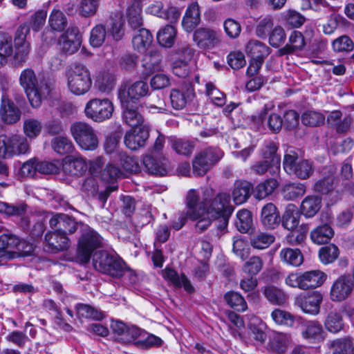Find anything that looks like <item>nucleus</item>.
<instances>
[{"instance_id":"obj_1","label":"nucleus","mask_w":354,"mask_h":354,"mask_svg":"<svg viewBox=\"0 0 354 354\" xmlns=\"http://www.w3.org/2000/svg\"><path fill=\"white\" fill-rule=\"evenodd\" d=\"M230 202L229 194L222 192L215 195L211 188L203 189L201 196L196 189H190L186 197L189 216L198 218L207 215L214 219H220L218 227L221 230L226 228L229 218L234 211Z\"/></svg>"},{"instance_id":"obj_2","label":"nucleus","mask_w":354,"mask_h":354,"mask_svg":"<svg viewBox=\"0 0 354 354\" xmlns=\"http://www.w3.org/2000/svg\"><path fill=\"white\" fill-rule=\"evenodd\" d=\"M19 84L33 108H38L46 99L54 86V80L44 75H36L30 68L23 70L19 75Z\"/></svg>"},{"instance_id":"obj_3","label":"nucleus","mask_w":354,"mask_h":354,"mask_svg":"<svg viewBox=\"0 0 354 354\" xmlns=\"http://www.w3.org/2000/svg\"><path fill=\"white\" fill-rule=\"evenodd\" d=\"M29 32V26L25 24L17 28L14 37L15 51L12 37L8 35H0V67L6 64L8 57L12 55L17 64L26 61L30 50V44L26 41Z\"/></svg>"},{"instance_id":"obj_4","label":"nucleus","mask_w":354,"mask_h":354,"mask_svg":"<svg viewBox=\"0 0 354 354\" xmlns=\"http://www.w3.org/2000/svg\"><path fill=\"white\" fill-rule=\"evenodd\" d=\"M93 265L96 270L115 278L122 277L125 272V263L123 260L105 251L94 253Z\"/></svg>"},{"instance_id":"obj_5","label":"nucleus","mask_w":354,"mask_h":354,"mask_svg":"<svg viewBox=\"0 0 354 354\" xmlns=\"http://www.w3.org/2000/svg\"><path fill=\"white\" fill-rule=\"evenodd\" d=\"M67 86L71 93L82 95L89 91L92 79L88 68L82 64H75L67 73Z\"/></svg>"},{"instance_id":"obj_6","label":"nucleus","mask_w":354,"mask_h":354,"mask_svg":"<svg viewBox=\"0 0 354 354\" xmlns=\"http://www.w3.org/2000/svg\"><path fill=\"white\" fill-rule=\"evenodd\" d=\"M71 133L82 149L93 151L97 147V134L89 124L84 122H75L71 126Z\"/></svg>"},{"instance_id":"obj_7","label":"nucleus","mask_w":354,"mask_h":354,"mask_svg":"<svg viewBox=\"0 0 354 354\" xmlns=\"http://www.w3.org/2000/svg\"><path fill=\"white\" fill-rule=\"evenodd\" d=\"M114 111L113 102L108 98H93L84 107L86 117L95 122H102L112 117Z\"/></svg>"},{"instance_id":"obj_8","label":"nucleus","mask_w":354,"mask_h":354,"mask_svg":"<svg viewBox=\"0 0 354 354\" xmlns=\"http://www.w3.org/2000/svg\"><path fill=\"white\" fill-rule=\"evenodd\" d=\"M283 166L289 174H294L301 179H306L313 172V162L309 160L298 161V154L294 150L287 151L284 155Z\"/></svg>"},{"instance_id":"obj_9","label":"nucleus","mask_w":354,"mask_h":354,"mask_svg":"<svg viewBox=\"0 0 354 354\" xmlns=\"http://www.w3.org/2000/svg\"><path fill=\"white\" fill-rule=\"evenodd\" d=\"M30 149L27 138L21 135H0V157L6 158L26 153Z\"/></svg>"},{"instance_id":"obj_10","label":"nucleus","mask_w":354,"mask_h":354,"mask_svg":"<svg viewBox=\"0 0 354 354\" xmlns=\"http://www.w3.org/2000/svg\"><path fill=\"white\" fill-rule=\"evenodd\" d=\"M82 230V234L78 241V250L81 260L84 263H87L92 252L102 247V238L96 231L87 225H84Z\"/></svg>"},{"instance_id":"obj_11","label":"nucleus","mask_w":354,"mask_h":354,"mask_svg":"<svg viewBox=\"0 0 354 354\" xmlns=\"http://www.w3.org/2000/svg\"><path fill=\"white\" fill-rule=\"evenodd\" d=\"M222 156V151L217 147H209L201 151L193 160L194 174L199 176L205 175Z\"/></svg>"},{"instance_id":"obj_12","label":"nucleus","mask_w":354,"mask_h":354,"mask_svg":"<svg viewBox=\"0 0 354 354\" xmlns=\"http://www.w3.org/2000/svg\"><path fill=\"white\" fill-rule=\"evenodd\" d=\"M193 39L199 48L210 50L221 43V34L214 28L203 27L195 30Z\"/></svg>"},{"instance_id":"obj_13","label":"nucleus","mask_w":354,"mask_h":354,"mask_svg":"<svg viewBox=\"0 0 354 354\" xmlns=\"http://www.w3.org/2000/svg\"><path fill=\"white\" fill-rule=\"evenodd\" d=\"M149 92V86L146 82L140 80L132 84L122 85L118 91V97L122 105L129 104L131 100H139Z\"/></svg>"},{"instance_id":"obj_14","label":"nucleus","mask_w":354,"mask_h":354,"mask_svg":"<svg viewBox=\"0 0 354 354\" xmlns=\"http://www.w3.org/2000/svg\"><path fill=\"white\" fill-rule=\"evenodd\" d=\"M323 295L318 291L310 294L301 295L296 298L295 304L305 313L316 315L320 311Z\"/></svg>"},{"instance_id":"obj_15","label":"nucleus","mask_w":354,"mask_h":354,"mask_svg":"<svg viewBox=\"0 0 354 354\" xmlns=\"http://www.w3.org/2000/svg\"><path fill=\"white\" fill-rule=\"evenodd\" d=\"M354 283L348 276L342 275L337 278L332 284L330 298L333 301H342L351 294Z\"/></svg>"},{"instance_id":"obj_16","label":"nucleus","mask_w":354,"mask_h":354,"mask_svg":"<svg viewBox=\"0 0 354 354\" xmlns=\"http://www.w3.org/2000/svg\"><path fill=\"white\" fill-rule=\"evenodd\" d=\"M21 111L17 104L6 94H3L0 104V118L8 124L17 123L20 120Z\"/></svg>"},{"instance_id":"obj_17","label":"nucleus","mask_w":354,"mask_h":354,"mask_svg":"<svg viewBox=\"0 0 354 354\" xmlns=\"http://www.w3.org/2000/svg\"><path fill=\"white\" fill-rule=\"evenodd\" d=\"M49 225L52 230H57L65 235L75 232L80 225L83 227L84 226L82 223L77 222L75 218L64 214L53 216L49 221Z\"/></svg>"},{"instance_id":"obj_18","label":"nucleus","mask_w":354,"mask_h":354,"mask_svg":"<svg viewBox=\"0 0 354 354\" xmlns=\"http://www.w3.org/2000/svg\"><path fill=\"white\" fill-rule=\"evenodd\" d=\"M48 24L51 30H47L42 35L43 40L49 43L55 40V36L52 35L53 31L62 32L68 26V20L65 14L59 9H53L49 16Z\"/></svg>"},{"instance_id":"obj_19","label":"nucleus","mask_w":354,"mask_h":354,"mask_svg":"<svg viewBox=\"0 0 354 354\" xmlns=\"http://www.w3.org/2000/svg\"><path fill=\"white\" fill-rule=\"evenodd\" d=\"M149 136V128L146 126L132 128L124 136V144L131 150H137L145 145Z\"/></svg>"},{"instance_id":"obj_20","label":"nucleus","mask_w":354,"mask_h":354,"mask_svg":"<svg viewBox=\"0 0 354 354\" xmlns=\"http://www.w3.org/2000/svg\"><path fill=\"white\" fill-rule=\"evenodd\" d=\"M58 44L62 51L68 54L75 53L80 46L77 29L68 28L59 37Z\"/></svg>"},{"instance_id":"obj_21","label":"nucleus","mask_w":354,"mask_h":354,"mask_svg":"<svg viewBox=\"0 0 354 354\" xmlns=\"http://www.w3.org/2000/svg\"><path fill=\"white\" fill-rule=\"evenodd\" d=\"M48 232L45 236L46 247L48 251L56 253L67 250L70 246V241L66 235L57 230Z\"/></svg>"},{"instance_id":"obj_22","label":"nucleus","mask_w":354,"mask_h":354,"mask_svg":"<svg viewBox=\"0 0 354 354\" xmlns=\"http://www.w3.org/2000/svg\"><path fill=\"white\" fill-rule=\"evenodd\" d=\"M88 169L86 160L81 156H68L62 162L63 171L71 176L82 175Z\"/></svg>"},{"instance_id":"obj_23","label":"nucleus","mask_w":354,"mask_h":354,"mask_svg":"<svg viewBox=\"0 0 354 354\" xmlns=\"http://www.w3.org/2000/svg\"><path fill=\"white\" fill-rule=\"evenodd\" d=\"M261 221L262 225L267 229L273 230L280 223V216L278 209L272 203L265 205L261 212Z\"/></svg>"},{"instance_id":"obj_24","label":"nucleus","mask_w":354,"mask_h":354,"mask_svg":"<svg viewBox=\"0 0 354 354\" xmlns=\"http://www.w3.org/2000/svg\"><path fill=\"white\" fill-rule=\"evenodd\" d=\"M164 277L169 281L175 287H183L184 290L191 294L195 291L194 286L192 285L190 281L182 273L180 275L174 269L166 268L163 272Z\"/></svg>"},{"instance_id":"obj_25","label":"nucleus","mask_w":354,"mask_h":354,"mask_svg":"<svg viewBox=\"0 0 354 354\" xmlns=\"http://www.w3.org/2000/svg\"><path fill=\"white\" fill-rule=\"evenodd\" d=\"M201 15L199 6L196 2H193L187 8L182 20V26L187 32H192L200 23Z\"/></svg>"},{"instance_id":"obj_26","label":"nucleus","mask_w":354,"mask_h":354,"mask_svg":"<svg viewBox=\"0 0 354 354\" xmlns=\"http://www.w3.org/2000/svg\"><path fill=\"white\" fill-rule=\"evenodd\" d=\"M27 205L23 203L17 204H9L7 203H0V212L9 216L19 218L26 226L29 225V221L26 217Z\"/></svg>"},{"instance_id":"obj_27","label":"nucleus","mask_w":354,"mask_h":354,"mask_svg":"<svg viewBox=\"0 0 354 354\" xmlns=\"http://www.w3.org/2000/svg\"><path fill=\"white\" fill-rule=\"evenodd\" d=\"M326 274L320 270H310L301 272V290L316 288L323 284Z\"/></svg>"},{"instance_id":"obj_28","label":"nucleus","mask_w":354,"mask_h":354,"mask_svg":"<svg viewBox=\"0 0 354 354\" xmlns=\"http://www.w3.org/2000/svg\"><path fill=\"white\" fill-rule=\"evenodd\" d=\"M253 189L252 185L245 180H237L234 184L232 190V198L236 205H241L246 202Z\"/></svg>"},{"instance_id":"obj_29","label":"nucleus","mask_w":354,"mask_h":354,"mask_svg":"<svg viewBox=\"0 0 354 354\" xmlns=\"http://www.w3.org/2000/svg\"><path fill=\"white\" fill-rule=\"evenodd\" d=\"M194 96V89L192 86L186 90L174 88L171 91L170 100L172 107L176 110H181L185 107L188 100Z\"/></svg>"},{"instance_id":"obj_30","label":"nucleus","mask_w":354,"mask_h":354,"mask_svg":"<svg viewBox=\"0 0 354 354\" xmlns=\"http://www.w3.org/2000/svg\"><path fill=\"white\" fill-rule=\"evenodd\" d=\"M324 325L330 333L337 334L344 328V322L341 312L333 310L326 316Z\"/></svg>"},{"instance_id":"obj_31","label":"nucleus","mask_w":354,"mask_h":354,"mask_svg":"<svg viewBox=\"0 0 354 354\" xmlns=\"http://www.w3.org/2000/svg\"><path fill=\"white\" fill-rule=\"evenodd\" d=\"M330 346L333 354H354V339L348 335L333 339Z\"/></svg>"},{"instance_id":"obj_32","label":"nucleus","mask_w":354,"mask_h":354,"mask_svg":"<svg viewBox=\"0 0 354 354\" xmlns=\"http://www.w3.org/2000/svg\"><path fill=\"white\" fill-rule=\"evenodd\" d=\"M153 41L151 33L145 28L139 29L132 38V44L135 50L145 53Z\"/></svg>"},{"instance_id":"obj_33","label":"nucleus","mask_w":354,"mask_h":354,"mask_svg":"<svg viewBox=\"0 0 354 354\" xmlns=\"http://www.w3.org/2000/svg\"><path fill=\"white\" fill-rule=\"evenodd\" d=\"M300 213L294 204H288L282 216V225L288 230H295L299 223Z\"/></svg>"},{"instance_id":"obj_34","label":"nucleus","mask_w":354,"mask_h":354,"mask_svg":"<svg viewBox=\"0 0 354 354\" xmlns=\"http://www.w3.org/2000/svg\"><path fill=\"white\" fill-rule=\"evenodd\" d=\"M322 207V198L317 196H308L301 202L300 212L306 218L313 217Z\"/></svg>"},{"instance_id":"obj_35","label":"nucleus","mask_w":354,"mask_h":354,"mask_svg":"<svg viewBox=\"0 0 354 354\" xmlns=\"http://www.w3.org/2000/svg\"><path fill=\"white\" fill-rule=\"evenodd\" d=\"M20 239L10 233H3L0 235V259L9 260L6 253L17 250Z\"/></svg>"},{"instance_id":"obj_36","label":"nucleus","mask_w":354,"mask_h":354,"mask_svg":"<svg viewBox=\"0 0 354 354\" xmlns=\"http://www.w3.org/2000/svg\"><path fill=\"white\" fill-rule=\"evenodd\" d=\"M305 46V39L303 35L294 30L289 37V44H287L279 50L281 55L293 53L295 50H301Z\"/></svg>"},{"instance_id":"obj_37","label":"nucleus","mask_w":354,"mask_h":354,"mask_svg":"<svg viewBox=\"0 0 354 354\" xmlns=\"http://www.w3.org/2000/svg\"><path fill=\"white\" fill-rule=\"evenodd\" d=\"M162 56L158 51H151L145 55L142 66L145 68V74L149 75L161 69Z\"/></svg>"},{"instance_id":"obj_38","label":"nucleus","mask_w":354,"mask_h":354,"mask_svg":"<svg viewBox=\"0 0 354 354\" xmlns=\"http://www.w3.org/2000/svg\"><path fill=\"white\" fill-rule=\"evenodd\" d=\"M278 185L279 183L274 178H268L253 189L254 196L258 200L264 199L272 194Z\"/></svg>"},{"instance_id":"obj_39","label":"nucleus","mask_w":354,"mask_h":354,"mask_svg":"<svg viewBox=\"0 0 354 354\" xmlns=\"http://www.w3.org/2000/svg\"><path fill=\"white\" fill-rule=\"evenodd\" d=\"M245 51L252 58L264 59L270 54V49L260 41L250 40L246 45Z\"/></svg>"},{"instance_id":"obj_40","label":"nucleus","mask_w":354,"mask_h":354,"mask_svg":"<svg viewBox=\"0 0 354 354\" xmlns=\"http://www.w3.org/2000/svg\"><path fill=\"white\" fill-rule=\"evenodd\" d=\"M334 232L328 224H324L317 227L310 232V239L316 244L327 243L333 236Z\"/></svg>"},{"instance_id":"obj_41","label":"nucleus","mask_w":354,"mask_h":354,"mask_svg":"<svg viewBox=\"0 0 354 354\" xmlns=\"http://www.w3.org/2000/svg\"><path fill=\"white\" fill-rule=\"evenodd\" d=\"M176 30L172 25H166L159 30L157 33L158 44L165 48L171 47L176 39Z\"/></svg>"},{"instance_id":"obj_42","label":"nucleus","mask_w":354,"mask_h":354,"mask_svg":"<svg viewBox=\"0 0 354 354\" xmlns=\"http://www.w3.org/2000/svg\"><path fill=\"white\" fill-rule=\"evenodd\" d=\"M75 309L77 315L80 317L94 320H102L105 317L103 311L88 304H77L75 306Z\"/></svg>"},{"instance_id":"obj_43","label":"nucleus","mask_w":354,"mask_h":354,"mask_svg":"<svg viewBox=\"0 0 354 354\" xmlns=\"http://www.w3.org/2000/svg\"><path fill=\"white\" fill-rule=\"evenodd\" d=\"M291 342L290 335L286 333H277L274 335L269 342L270 348L277 353H284Z\"/></svg>"},{"instance_id":"obj_44","label":"nucleus","mask_w":354,"mask_h":354,"mask_svg":"<svg viewBox=\"0 0 354 354\" xmlns=\"http://www.w3.org/2000/svg\"><path fill=\"white\" fill-rule=\"evenodd\" d=\"M142 7L138 1H133L127 8V17L132 28H138L142 25Z\"/></svg>"},{"instance_id":"obj_45","label":"nucleus","mask_w":354,"mask_h":354,"mask_svg":"<svg viewBox=\"0 0 354 354\" xmlns=\"http://www.w3.org/2000/svg\"><path fill=\"white\" fill-rule=\"evenodd\" d=\"M281 260L292 266H299L304 261L303 255L299 249L284 248L279 253Z\"/></svg>"},{"instance_id":"obj_46","label":"nucleus","mask_w":354,"mask_h":354,"mask_svg":"<svg viewBox=\"0 0 354 354\" xmlns=\"http://www.w3.org/2000/svg\"><path fill=\"white\" fill-rule=\"evenodd\" d=\"M123 26L124 21L122 15L115 14L114 16H111L109 21L107 23V27L115 41H120L122 39L124 35Z\"/></svg>"},{"instance_id":"obj_47","label":"nucleus","mask_w":354,"mask_h":354,"mask_svg":"<svg viewBox=\"0 0 354 354\" xmlns=\"http://www.w3.org/2000/svg\"><path fill=\"white\" fill-rule=\"evenodd\" d=\"M250 169L256 175L262 176L268 171L271 176H274L279 173L280 167L272 164L268 160H263L254 162Z\"/></svg>"},{"instance_id":"obj_48","label":"nucleus","mask_w":354,"mask_h":354,"mask_svg":"<svg viewBox=\"0 0 354 354\" xmlns=\"http://www.w3.org/2000/svg\"><path fill=\"white\" fill-rule=\"evenodd\" d=\"M263 295L272 304L283 306L286 302L287 297L284 292L275 286L265 287Z\"/></svg>"},{"instance_id":"obj_49","label":"nucleus","mask_w":354,"mask_h":354,"mask_svg":"<svg viewBox=\"0 0 354 354\" xmlns=\"http://www.w3.org/2000/svg\"><path fill=\"white\" fill-rule=\"evenodd\" d=\"M143 165L149 174L164 176L167 173L165 164L151 156L147 155L143 158Z\"/></svg>"},{"instance_id":"obj_50","label":"nucleus","mask_w":354,"mask_h":354,"mask_svg":"<svg viewBox=\"0 0 354 354\" xmlns=\"http://www.w3.org/2000/svg\"><path fill=\"white\" fill-rule=\"evenodd\" d=\"M50 144L54 151L61 155L69 153L73 150L72 141L66 136L55 137Z\"/></svg>"},{"instance_id":"obj_51","label":"nucleus","mask_w":354,"mask_h":354,"mask_svg":"<svg viewBox=\"0 0 354 354\" xmlns=\"http://www.w3.org/2000/svg\"><path fill=\"white\" fill-rule=\"evenodd\" d=\"M306 193V187L303 183H289L284 185L282 189L283 198L287 201H293Z\"/></svg>"},{"instance_id":"obj_52","label":"nucleus","mask_w":354,"mask_h":354,"mask_svg":"<svg viewBox=\"0 0 354 354\" xmlns=\"http://www.w3.org/2000/svg\"><path fill=\"white\" fill-rule=\"evenodd\" d=\"M236 227L241 233H247L252 227V213L245 209L239 210L236 214Z\"/></svg>"},{"instance_id":"obj_53","label":"nucleus","mask_w":354,"mask_h":354,"mask_svg":"<svg viewBox=\"0 0 354 354\" xmlns=\"http://www.w3.org/2000/svg\"><path fill=\"white\" fill-rule=\"evenodd\" d=\"M170 144L176 153L185 156L192 154L194 148L192 142L183 138H170Z\"/></svg>"},{"instance_id":"obj_54","label":"nucleus","mask_w":354,"mask_h":354,"mask_svg":"<svg viewBox=\"0 0 354 354\" xmlns=\"http://www.w3.org/2000/svg\"><path fill=\"white\" fill-rule=\"evenodd\" d=\"M282 19L285 25L290 28H298L305 22L306 18L299 12L288 10L282 14Z\"/></svg>"},{"instance_id":"obj_55","label":"nucleus","mask_w":354,"mask_h":354,"mask_svg":"<svg viewBox=\"0 0 354 354\" xmlns=\"http://www.w3.org/2000/svg\"><path fill=\"white\" fill-rule=\"evenodd\" d=\"M224 299L231 308L237 311L243 312L248 308L245 299L236 292H227L225 294Z\"/></svg>"},{"instance_id":"obj_56","label":"nucleus","mask_w":354,"mask_h":354,"mask_svg":"<svg viewBox=\"0 0 354 354\" xmlns=\"http://www.w3.org/2000/svg\"><path fill=\"white\" fill-rule=\"evenodd\" d=\"M322 325L317 321L307 322L302 330V336L306 339H317L322 337Z\"/></svg>"},{"instance_id":"obj_57","label":"nucleus","mask_w":354,"mask_h":354,"mask_svg":"<svg viewBox=\"0 0 354 354\" xmlns=\"http://www.w3.org/2000/svg\"><path fill=\"white\" fill-rule=\"evenodd\" d=\"M24 132L30 139L37 138L43 128L41 121L35 118H28L24 122Z\"/></svg>"},{"instance_id":"obj_58","label":"nucleus","mask_w":354,"mask_h":354,"mask_svg":"<svg viewBox=\"0 0 354 354\" xmlns=\"http://www.w3.org/2000/svg\"><path fill=\"white\" fill-rule=\"evenodd\" d=\"M275 240L273 235L261 232L254 234L250 239L251 245L257 250H263L268 248Z\"/></svg>"},{"instance_id":"obj_59","label":"nucleus","mask_w":354,"mask_h":354,"mask_svg":"<svg viewBox=\"0 0 354 354\" xmlns=\"http://www.w3.org/2000/svg\"><path fill=\"white\" fill-rule=\"evenodd\" d=\"M278 147L274 142H266L261 149V156L264 160H268L272 164L280 167L281 158L277 154Z\"/></svg>"},{"instance_id":"obj_60","label":"nucleus","mask_w":354,"mask_h":354,"mask_svg":"<svg viewBox=\"0 0 354 354\" xmlns=\"http://www.w3.org/2000/svg\"><path fill=\"white\" fill-rule=\"evenodd\" d=\"M106 36V27L103 24H97L93 27L90 33L89 42L94 48L101 46Z\"/></svg>"},{"instance_id":"obj_61","label":"nucleus","mask_w":354,"mask_h":354,"mask_svg":"<svg viewBox=\"0 0 354 354\" xmlns=\"http://www.w3.org/2000/svg\"><path fill=\"white\" fill-rule=\"evenodd\" d=\"M122 106H125L123 112L125 122L132 128L142 127L140 124L143 121L142 116L136 109L129 108V104H124Z\"/></svg>"},{"instance_id":"obj_62","label":"nucleus","mask_w":354,"mask_h":354,"mask_svg":"<svg viewBox=\"0 0 354 354\" xmlns=\"http://www.w3.org/2000/svg\"><path fill=\"white\" fill-rule=\"evenodd\" d=\"M324 115L315 111H307L301 115V122L306 126L318 127L324 123Z\"/></svg>"},{"instance_id":"obj_63","label":"nucleus","mask_w":354,"mask_h":354,"mask_svg":"<svg viewBox=\"0 0 354 354\" xmlns=\"http://www.w3.org/2000/svg\"><path fill=\"white\" fill-rule=\"evenodd\" d=\"M339 256L338 248L330 244L325 247L320 248L319 252V257L320 261L324 264H328L333 263Z\"/></svg>"},{"instance_id":"obj_64","label":"nucleus","mask_w":354,"mask_h":354,"mask_svg":"<svg viewBox=\"0 0 354 354\" xmlns=\"http://www.w3.org/2000/svg\"><path fill=\"white\" fill-rule=\"evenodd\" d=\"M96 84L97 85L98 89L101 92H109L115 86V75L108 72L103 73L97 77Z\"/></svg>"}]
</instances>
